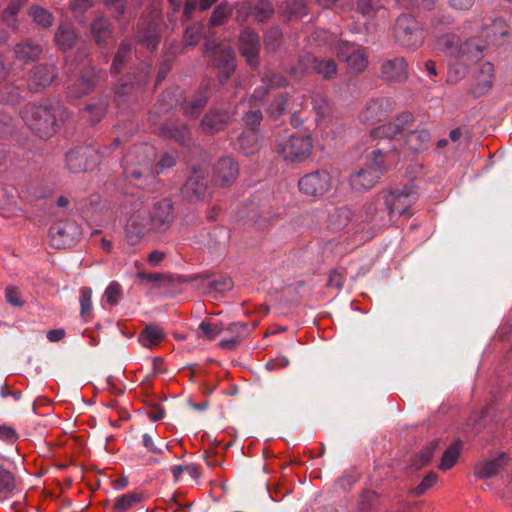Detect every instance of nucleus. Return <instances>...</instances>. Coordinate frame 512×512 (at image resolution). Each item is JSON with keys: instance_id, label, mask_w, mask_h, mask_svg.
I'll use <instances>...</instances> for the list:
<instances>
[{"instance_id": "obj_6", "label": "nucleus", "mask_w": 512, "mask_h": 512, "mask_svg": "<svg viewBox=\"0 0 512 512\" xmlns=\"http://www.w3.org/2000/svg\"><path fill=\"white\" fill-rule=\"evenodd\" d=\"M205 54L209 64L219 70L220 83H225L237 66L234 49L228 44L209 41L205 44Z\"/></svg>"}, {"instance_id": "obj_37", "label": "nucleus", "mask_w": 512, "mask_h": 512, "mask_svg": "<svg viewBox=\"0 0 512 512\" xmlns=\"http://www.w3.org/2000/svg\"><path fill=\"white\" fill-rule=\"evenodd\" d=\"M165 337L166 334L163 328L156 326V324H147L139 334V341L143 346L151 348V346L159 344Z\"/></svg>"}, {"instance_id": "obj_53", "label": "nucleus", "mask_w": 512, "mask_h": 512, "mask_svg": "<svg viewBox=\"0 0 512 512\" xmlns=\"http://www.w3.org/2000/svg\"><path fill=\"white\" fill-rule=\"evenodd\" d=\"M282 32L278 27L270 28L264 35V47L268 52H275L282 42Z\"/></svg>"}, {"instance_id": "obj_25", "label": "nucleus", "mask_w": 512, "mask_h": 512, "mask_svg": "<svg viewBox=\"0 0 512 512\" xmlns=\"http://www.w3.org/2000/svg\"><path fill=\"white\" fill-rule=\"evenodd\" d=\"M152 230L166 231L174 218L173 204L169 199H162L154 202L153 209H150Z\"/></svg>"}, {"instance_id": "obj_62", "label": "nucleus", "mask_w": 512, "mask_h": 512, "mask_svg": "<svg viewBox=\"0 0 512 512\" xmlns=\"http://www.w3.org/2000/svg\"><path fill=\"white\" fill-rule=\"evenodd\" d=\"M13 118L5 112L0 104V137H6L14 130Z\"/></svg>"}, {"instance_id": "obj_32", "label": "nucleus", "mask_w": 512, "mask_h": 512, "mask_svg": "<svg viewBox=\"0 0 512 512\" xmlns=\"http://www.w3.org/2000/svg\"><path fill=\"white\" fill-rule=\"evenodd\" d=\"M132 45L128 40H122L118 44V48L114 53L113 61L111 63L110 72L112 74H119L125 69L126 65L132 59Z\"/></svg>"}, {"instance_id": "obj_31", "label": "nucleus", "mask_w": 512, "mask_h": 512, "mask_svg": "<svg viewBox=\"0 0 512 512\" xmlns=\"http://www.w3.org/2000/svg\"><path fill=\"white\" fill-rule=\"evenodd\" d=\"M42 52L41 44L31 39L20 41L14 47L15 57L24 62L36 61Z\"/></svg>"}, {"instance_id": "obj_60", "label": "nucleus", "mask_w": 512, "mask_h": 512, "mask_svg": "<svg viewBox=\"0 0 512 512\" xmlns=\"http://www.w3.org/2000/svg\"><path fill=\"white\" fill-rule=\"evenodd\" d=\"M285 11L289 16L302 17L308 14V7L304 0H290L286 3Z\"/></svg>"}, {"instance_id": "obj_33", "label": "nucleus", "mask_w": 512, "mask_h": 512, "mask_svg": "<svg viewBox=\"0 0 512 512\" xmlns=\"http://www.w3.org/2000/svg\"><path fill=\"white\" fill-rule=\"evenodd\" d=\"M505 458V454H499L497 457L478 463L475 465L476 476L480 479H489V477L498 475L501 468H503L506 463Z\"/></svg>"}, {"instance_id": "obj_42", "label": "nucleus", "mask_w": 512, "mask_h": 512, "mask_svg": "<svg viewBox=\"0 0 512 512\" xmlns=\"http://www.w3.org/2000/svg\"><path fill=\"white\" fill-rule=\"evenodd\" d=\"M351 217L352 213L350 209L347 208V206H340L329 214V223L335 230H342V228L350 224Z\"/></svg>"}, {"instance_id": "obj_54", "label": "nucleus", "mask_w": 512, "mask_h": 512, "mask_svg": "<svg viewBox=\"0 0 512 512\" xmlns=\"http://www.w3.org/2000/svg\"><path fill=\"white\" fill-rule=\"evenodd\" d=\"M93 290L88 288V286H84L80 290L79 302L81 306L80 315L86 319L87 316L91 314L93 308Z\"/></svg>"}, {"instance_id": "obj_48", "label": "nucleus", "mask_w": 512, "mask_h": 512, "mask_svg": "<svg viewBox=\"0 0 512 512\" xmlns=\"http://www.w3.org/2000/svg\"><path fill=\"white\" fill-rule=\"evenodd\" d=\"M438 446L439 442L437 441L430 442V444L424 446V448L420 450L418 454L413 456L411 463L412 467H414L415 469H419L421 467L426 466V464L430 462Z\"/></svg>"}, {"instance_id": "obj_50", "label": "nucleus", "mask_w": 512, "mask_h": 512, "mask_svg": "<svg viewBox=\"0 0 512 512\" xmlns=\"http://www.w3.org/2000/svg\"><path fill=\"white\" fill-rule=\"evenodd\" d=\"M107 108V101L105 99H98L95 102L86 104L85 111L92 122H98L103 119Z\"/></svg>"}, {"instance_id": "obj_47", "label": "nucleus", "mask_w": 512, "mask_h": 512, "mask_svg": "<svg viewBox=\"0 0 512 512\" xmlns=\"http://www.w3.org/2000/svg\"><path fill=\"white\" fill-rule=\"evenodd\" d=\"M28 14L30 17H32L34 23L40 25V27L49 28L51 25H53V14H51L50 11L44 9V7L38 5L31 6Z\"/></svg>"}, {"instance_id": "obj_38", "label": "nucleus", "mask_w": 512, "mask_h": 512, "mask_svg": "<svg viewBox=\"0 0 512 512\" xmlns=\"http://www.w3.org/2000/svg\"><path fill=\"white\" fill-rule=\"evenodd\" d=\"M386 7L384 0H358L356 2V11L366 19H374Z\"/></svg>"}, {"instance_id": "obj_21", "label": "nucleus", "mask_w": 512, "mask_h": 512, "mask_svg": "<svg viewBox=\"0 0 512 512\" xmlns=\"http://www.w3.org/2000/svg\"><path fill=\"white\" fill-rule=\"evenodd\" d=\"M240 52L250 67H257L260 58V38L253 30L246 28L239 37Z\"/></svg>"}, {"instance_id": "obj_55", "label": "nucleus", "mask_w": 512, "mask_h": 512, "mask_svg": "<svg viewBox=\"0 0 512 512\" xmlns=\"http://www.w3.org/2000/svg\"><path fill=\"white\" fill-rule=\"evenodd\" d=\"M136 277L139 278L140 281L149 283L153 287H161L165 282H170V276L160 272H138Z\"/></svg>"}, {"instance_id": "obj_63", "label": "nucleus", "mask_w": 512, "mask_h": 512, "mask_svg": "<svg viewBox=\"0 0 512 512\" xmlns=\"http://www.w3.org/2000/svg\"><path fill=\"white\" fill-rule=\"evenodd\" d=\"M273 6L269 2L258 3L253 9V15L257 21H265L273 15Z\"/></svg>"}, {"instance_id": "obj_39", "label": "nucleus", "mask_w": 512, "mask_h": 512, "mask_svg": "<svg viewBox=\"0 0 512 512\" xmlns=\"http://www.w3.org/2000/svg\"><path fill=\"white\" fill-rule=\"evenodd\" d=\"M385 213L386 208L379 209L373 202H370L364 206L359 218L361 222H375L376 225H379V223L386 225L389 221L385 219Z\"/></svg>"}, {"instance_id": "obj_23", "label": "nucleus", "mask_w": 512, "mask_h": 512, "mask_svg": "<svg viewBox=\"0 0 512 512\" xmlns=\"http://www.w3.org/2000/svg\"><path fill=\"white\" fill-rule=\"evenodd\" d=\"M239 173L238 163L234 158L222 157L213 167V181L221 187H228L236 180Z\"/></svg>"}, {"instance_id": "obj_34", "label": "nucleus", "mask_w": 512, "mask_h": 512, "mask_svg": "<svg viewBox=\"0 0 512 512\" xmlns=\"http://www.w3.org/2000/svg\"><path fill=\"white\" fill-rule=\"evenodd\" d=\"M54 40L62 52H67V50L74 47L77 41V34L75 29L68 26V24H60L55 33Z\"/></svg>"}, {"instance_id": "obj_43", "label": "nucleus", "mask_w": 512, "mask_h": 512, "mask_svg": "<svg viewBox=\"0 0 512 512\" xmlns=\"http://www.w3.org/2000/svg\"><path fill=\"white\" fill-rule=\"evenodd\" d=\"M286 83V79L283 77L277 76V74H272L271 76H267L266 78L262 79V85L259 87H256V89L253 91V97L255 100H263L265 96L270 91L271 87L274 86H284Z\"/></svg>"}, {"instance_id": "obj_13", "label": "nucleus", "mask_w": 512, "mask_h": 512, "mask_svg": "<svg viewBox=\"0 0 512 512\" xmlns=\"http://www.w3.org/2000/svg\"><path fill=\"white\" fill-rule=\"evenodd\" d=\"M102 69L92 64H86L80 70L77 78L67 87L69 97H83L89 95L98 86L102 77Z\"/></svg>"}, {"instance_id": "obj_7", "label": "nucleus", "mask_w": 512, "mask_h": 512, "mask_svg": "<svg viewBox=\"0 0 512 512\" xmlns=\"http://www.w3.org/2000/svg\"><path fill=\"white\" fill-rule=\"evenodd\" d=\"M418 201V191L413 186H403L391 189L383 196V206L391 222L394 215H412L411 207Z\"/></svg>"}, {"instance_id": "obj_3", "label": "nucleus", "mask_w": 512, "mask_h": 512, "mask_svg": "<svg viewBox=\"0 0 512 512\" xmlns=\"http://www.w3.org/2000/svg\"><path fill=\"white\" fill-rule=\"evenodd\" d=\"M395 149V146H391L387 149L385 146L378 144L377 147L367 155L364 166L350 175L349 184L351 188L355 189L357 192H363V190L373 188L375 184L378 183L384 169L394 164L393 152Z\"/></svg>"}, {"instance_id": "obj_29", "label": "nucleus", "mask_w": 512, "mask_h": 512, "mask_svg": "<svg viewBox=\"0 0 512 512\" xmlns=\"http://www.w3.org/2000/svg\"><path fill=\"white\" fill-rule=\"evenodd\" d=\"M494 66L491 62H485L475 77V83L469 87V92L475 97L483 96L490 90L493 84Z\"/></svg>"}, {"instance_id": "obj_30", "label": "nucleus", "mask_w": 512, "mask_h": 512, "mask_svg": "<svg viewBox=\"0 0 512 512\" xmlns=\"http://www.w3.org/2000/svg\"><path fill=\"white\" fill-rule=\"evenodd\" d=\"M160 134L163 137L171 138L180 145H186L191 138V132L186 124L179 120H170L160 128Z\"/></svg>"}, {"instance_id": "obj_58", "label": "nucleus", "mask_w": 512, "mask_h": 512, "mask_svg": "<svg viewBox=\"0 0 512 512\" xmlns=\"http://www.w3.org/2000/svg\"><path fill=\"white\" fill-rule=\"evenodd\" d=\"M311 104L313 110L318 116H326L330 111L328 98L322 94L311 95Z\"/></svg>"}, {"instance_id": "obj_56", "label": "nucleus", "mask_w": 512, "mask_h": 512, "mask_svg": "<svg viewBox=\"0 0 512 512\" xmlns=\"http://www.w3.org/2000/svg\"><path fill=\"white\" fill-rule=\"evenodd\" d=\"M230 14L231 10L227 2H221L217 7L214 8L209 22L214 27H217V25L224 24L225 20H227Z\"/></svg>"}, {"instance_id": "obj_35", "label": "nucleus", "mask_w": 512, "mask_h": 512, "mask_svg": "<svg viewBox=\"0 0 512 512\" xmlns=\"http://www.w3.org/2000/svg\"><path fill=\"white\" fill-rule=\"evenodd\" d=\"M143 500L144 495L142 492L131 491L123 493L122 495L115 497L111 510L112 512H126Z\"/></svg>"}, {"instance_id": "obj_18", "label": "nucleus", "mask_w": 512, "mask_h": 512, "mask_svg": "<svg viewBox=\"0 0 512 512\" xmlns=\"http://www.w3.org/2000/svg\"><path fill=\"white\" fill-rule=\"evenodd\" d=\"M161 40L160 24L155 18L143 19L138 24L136 41L143 48L156 50Z\"/></svg>"}, {"instance_id": "obj_44", "label": "nucleus", "mask_w": 512, "mask_h": 512, "mask_svg": "<svg viewBox=\"0 0 512 512\" xmlns=\"http://www.w3.org/2000/svg\"><path fill=\"white\" fill-rule=\"evenodd\" d=\"M311 67H313L317 74H320L325 79L334 78L337 74V64L332 58L317 60V58L313 57Z\"/></svg>"}, {"instance_id": "obj_8", "label": "nucleus", "mask_w": 512, "mask_h": 512, "mask_svg": "<svg viewBox=\"0 0 512 512\" xmlns=\"http://www.w3.org/2000/svg\"><path fill=\"white\" fill-rule=\"evenodd\" d=\"M394 38L406 48H418L425 39V28L413 15L402 14L394 23Z\"/></svg>"}, {"instance_id": "obj_22", "label": "nucleus", "mask_w": 512, "mask_h": 512, "mask_svg": "<svg viewBox=\"0 0 512 512\" xmlns=\"http://www.w3.org/2000/svg\"><path fill=\"white\" fill-rule=\"evenodd\" d=\"M209 188V180L200 168H194L186 180L182 194L189 201L202 200Z\"/></svg>"}, {"instance_id": "obj_41", "label": "nucleus", "mask_w": 512, "mask_h": 512, "mask_svg": "<svg viewBox=\"0 0 512 512\" xmlns=\"http://www.w3.org/2000/svg\"><path fill=\"white\" fill-rule=\"evenodd\" d=\"M509 26L502 18L492 20L490 24H486L483 29L484 36L490 41H497L499 37L508 35Z\"/></svg>"}, {"instance_id": "obj_49", "label": "nucleus", "mask_w": 512, "mask_h": 512, "mask_svg": "<svg viewBox=\"0 0 512 512\" xmlns=\"http://www.w3.org/2000/svg\"><path fill=\"white\" fill-rule=\"evenodd\" d=\"M289 107V94H278L275 96L273 102L270 103L268 114L274 120L282 116V114Z\"/></svg>"}, {"instance_id": "obj_15", "label": "nucleus", "mask_w": 512, "mask_h": 512, "mask_svg": "<svg viewBox=\"0 0 512 512\" xmlns=\"http://www.w3.org/2000/svg\"><path fill=\"white\" fill-rule=\"evenodd\" d=\"M181 282L192 283L198 289L201 287H207L209 290L218 291V293H225L234 286V282L231 277L226 275H214V273L202 272L196 273L195 275L182 276Z\"/></svg>"}, {"instance_id": "obj_16", "label": "nucleus", "mask_w": 512, "mask_h": 512, "mask_svg": "<svg viewBox=\"0 0 512 512\" xmlns=\"http://www.w3.org/2000/svg\"><path fill=\"white\" fill-rule=\"evenodd\" d=\"M80 227L76 222L60 221L49 229L50 244L55 248L70 247L81 236Z\"/></svg>"}, {"instance_id": "obj_10", "label": "nucleus", "mask_w": 512, "mask_h": 512, "mask_svg": "<svg viewBox=\"0 0 512 512\" xmlns=\"http://www.w3.org/2000/svg\"><path fill=\"white\" fill-rule=\"evenodd\" d=\"M133 211L125 226L127 241L137 244L147 232L152 230L151 209H147L141 202L134 201Z\"/></svg>"}, {"instance_id": "obj_17", "label": "nucleus", "mask_w": 512, "mask_h": 512, "mask_svg": "<svg viewBox=\"0 0 512 512\" xmlns=\"http://www.w3.org/2000/svg\"><path fill=\"white\" fill-rule=\"evenodd\" d=\"M395 102L391 98H376L369 100L361 110L359 117L363 122L368 124H376L378 121L384 120L393 112Z\"/></svg>"}, {"instance_id": "obj_1", "label": "nucleus", "mask_w": 512, "mask_h": 512, "mask_svg": "<svg viewBox=\"0 0 512 512\" xmlns=\"http://www.w3.org/2000/svg\"><path fill=\"white\" fill-rule=\"evenodd\" d=\"M152 154L153 149L150 145L139 144L134 145L123 157L122 167L125 177L138 188H151L156 181L155 173H162L165 169L176 166V152L163 153L154 167Z\"/></svg>"}, {"instance_id": "obj_28", "label": "nucleus", "mask_w": 512, "mask_h": 512, "mask_svg": "<svg viewBox=\"0 0 512 512\" xmlns=\"http://www.w3.org/2000/svg\"><path fill=\"white\" fill-rule=\"evenodd\" d=\"M211 97V90L208 86H201L196 93L181 104L182 114L188 117H198L206 107Z\"/></svg>"}, {"instance_id": "obj_26", "label": "nucleus", "mask_w": 512, "mask_h": 512, "mask_svg": "<svg viewBox=\"0 0 512 512\" xmlns=\"http://www.w3.org/2000/svg\"><path fill=\"white\" fill-rule=\"evenodd\" d=\"M90 34L98 48H107L114 36L111 20L104 15L98 16L90 23Z\"/></svg>"}, {"instance_id": "obj_11", "label": "nucleus", "mask_w": 512, "mask_h": 512, "mask_svg": "<svg viewBox=\"0 0 512 512\" xmlns=\"http://www.w3.org/2000/svg\"><path fill=\"white\" fill-rule=\"evenodd\" d=\"M415 117L411 114V112H402L400 115L397 116L395 121H390L389 123H385L382 125H379L377 128L371 130V137L374 139H387V147L384 145L387 149L389 147L394 146L395 144H392L391 139L395 137L397 134H402L407 131L409 134L410 130H412L414 125ZM395 148L397 146L395 145ZM395 151L392 153V159L394 161V164L396 162V156Z\"/></svg>"}, {"instance_id": "obj_45", "label": "nucleus", "mask_w": 512, "mask_h": 512, "mask_svg": "<svg viewBox=\"0 0 512 512\" xmlns=\"http://www.w3.org/2000/svg\"><path fill=\"white\" fill-rule=\"evenodd\" d=\"M17 487L15 474L4 465H0V494L9 496L13 494Z\"/></svg>"}, {"instance_id": "obj_51", "label": "nucleus", "mask_w": 512, "mask_h": 512, "mask_svg": "<svg viewBox=\"0 0 512 512\" xmlns=\"http://www.w3.org/2000/svg\"><path fill=\"white\" fill-rule=\"evenodd\" d=\"M313 57L311 54L307 53L300 57L297 64L292 65L288 73L294 79H300L303 77L304 73L312 67Z\"/></svg>"}, {"instance_id": "obj_64", "label": "nucleus", "mask_w": 512, "mask_h": 512, "mask_svg": "<svg viewBox=\"0 0 512 512\" xmlns=\"http://www.w3.org/2000/svg\"><path fill=\"white\" fill-rule=\"evenodd\" d=\"M243 120L247 130L257 131L258 125L263 120V114L260 110L248 111L245 113Z\"/></svg>"}, {"instance_id": "obj_2", "label": "nucleus", "mask_w": 512, "mask_h": 512, "mask_svg": "<svg viewBox=\"0 0 512 512\" xmlns=\"http://www.w3.org/2000/svg\"><path fill=\"white\" fill-rule=\"evenodd\" d=\"M21 117L34 134L47 139L57 131L62 122L69 120L70 111L59 100L49 99L41 103L27 104Z\"/></svg>"}, {"instance_id": "obj_27", "label": "nucleus", "mask_w": 512, "mask_h": 512, "mask_svg": "<svg viewBox=\"0 0 512 512\" xmlns=\"http://www.w3.org/2000/svg\"><path fill=\"white\" fill-rule=\"evenodd\" d=\"M57 78V69L51 64H40L34 67L30 74L29 89L34 92L43 90L44 87L50 86Z\"/></svg>"}, {"instance_id": "obj_14", "label": "nucleus", "mask_w": 512, "mask_h": 512, "mask_svg": "<svg viewBox=\"0 0 512 512\" xmlns=\"http://www.w3.org/2000/svg\"><path fill=\"white\" fill-rule=\"evenodd\" d=\"M332 176L328 170L310 172L298 180L300 191L307 196L320 197L330 190Z\"/></svg>"}, {"instance_id": "obj_5", "label": "nucleus", "mask_w": 512, "mask_h": 512, "mask_svg": "<svg viewBox=\"0 0 512 512\" xmlns=\"http://www.w3.org/2000/svg\"><path fill=\"white\" fill-rule=\"evenodd\" d=\"M312 138L306 134L278 133L275 141L277 154L287 162L301 163L312 153Z\"/></svg>"}, {"instance_id": "obj_57", "label": "nucleus", "mask_w": 512, "mask_h": 512, "mask_svg": "<svg viewBox=\"0 0 512 512\" xmlns=\"http://www.w3.org/2000/svg\"><path fill=\"white\" fill-rule=\"evenodd\" d=\"M202 36V26L200 24H192L191 26L185 27L183 41L185 48L186 46H195L199 44Z\"/></svg>"}, {"instance_id": "obj_9", "label": "nucleus", "mask_w": 512, "mask_h": 512, "mask_svg": "<svg viewBox=\"0 0 512 512\" xmlns=\"http://www.w3.org/2000/svg\"><path fill=\"white\" fill-rule=\"evenodd\" d=\"M340 61L346 63L351 73H362L368 65L366 49L351 41L337 40L333 44Z\"/></svg>"}, {"instance_id": "obj_4", "label": "nucleus", "mask_w": 512, "mask_h": 512, "mask_svg": "<svg viewBox=\"0 0 512 512\" xmlns=\"http://www.w3.org/2000/svg\"><path fill=\"white\" fill-rule=\"evenodd\" d=\"M436 49L442 52L454 65L468 66L472 62L479 61L483 55V47L477 39H469L460 43L458 36L443 34L436 39Z\"/></svg>"}, {"instance_id": "obj_19", "label": "nucleus", "mask_w": 512, "mask_h": 512, "mask_svg": "<svg viewBox=\"0 0 512 512\" xmlns=\"http://www.w3.org/2000/svg\"><path fill=\"white\" fill-rule=\"evenodd\" d=\"M231 118V112L225 110V108H210L203 115L199 128L204 134L219 133V131L224 130L229 125Z\"/></svg>"}, {"instance_id": "obj_52", "label": "nucleus", "mask_w": 512, "mask_h": 512, "mask_svg": "<svg viewBox=\"0 0 512 512\" xmlns=\"http://www.w3.org/2000/svg\"><path fill=\"white\" fill-rule=\"evenodd\" d=\"M460 455V442H454L446 449L442 455L440 469H449L453 467Z\"/></svg>"}, {"instance_id": "obj_12", "label": "nucleus", "mask_w": 512, "mask_h": 512, "mask_svg": "<svg viewBox=\"0 0 512 512\" xmlns=\"http://www.w3.org/2000/svg\"><path fill=\"white\" fill-rule=\"evenodd\" d=\"M103 154L91 145L77 146L66 154V166L72 172L88 171L100 162Z\"/></svg>"}, {"instance_id": "obj_46", "label": "nucleus", "mask_w": 512, "mask_h": 512, "mask_svg": "<svg viewBox=\"0 0 512 512\" xmlns=\"http://www.w3.org/2000/svg\"><path fill=\"white\" fill-rule=\"evenodd\" d=\"M24 4V0H11L2 12V19L13 29L19 28L17 15Z\"/></svg>"}, {"instance_id": "obj_40", "label": "nucleus", "mask_w": 512, "mask_h": 512, "mask_svg": "<svg viewBox=\"0 0 512 512\" xmlns=\"http://www.w3.org/2000/svg\"><path fill=\"white\" fill-rule=\"evenodd\" d=\"M431 133L428 129H412L406 137L407 145L415 151L422 150L428 145Z\"/></svg>"}, {"instance_id": "obj_36", "label": "nucleus", "mask_w": 512, "mask_h": 512, "mask_svg": "<svg viewBox=\"0 0 512 512\" xmlns=\"http://www.w3.org/2000/svg\"><path fill=\"white\" fill-rule=\"evenodd\" d=\"M258 139L259 137L255 130L245 129L237 138L238 149L244 155H253L260 149Z\"/></svg>"}, {"instance_id": "obj_20", "label": "nucleus", "mask_w": 512, "mask_h": 512, "mask_svg": "<svg viewBox=\"0 0 512 512\" xmlns=\"http://www.w3.org/2000/svg\"><path fill=\"white\" fill-rule=\"evenodd\" d=\"M149 78L150 74L147 69L141 70L137 76L133 73L124 74L119 79L118 86L116 87L117 102L121 103L122 97L133 95L138 90H142Z\"/></svg>"}, {"instance_id": "obj_24", "label": "nucleus", "mask_w": 512, "mask_h": 512, "mask_svg": "<svg viewBox=\"0 0 512 512\" xmlns=\"http://www.w3.org/2000/svg\"><path fill=\"white\" fill-rule=\"evenodd\" d=\"M408 75L409 68L404 57L387 58L380 66V76L386 82H404Z\"/></svg>"}, {"instance_id": "obj_61", "label": "nucleus", "mask_w": 512, "mask_h": 512, "mask_svg": "<svg viewBox=\"0 0 512 512\" xmlns=\"http://www.w3.org/2000/svg\"><path fill=\"white\" fill-rule=\"evenodd\" d=\"M199 330L202 332L203 336L208 340H213L216 336H219L224 327L218 323L206 322L203 320L199 326Z\"/></svg>"}, {"instance_id": "obj_59", "label": "nucleus", "mask_w": 512, "mask_h": 512, "mask_svg": "<svg viewBox=\"0 0 512 512\" xmlns=\"http://www.w3.org/2000/svg\"><path fill=\"white\" fill-rule=\"evenodd\" d=\"M122 293L121 284L118 281H111L104 291L105 301L110 306H115L119 302Z\"/></svg>"}]
</instances>
